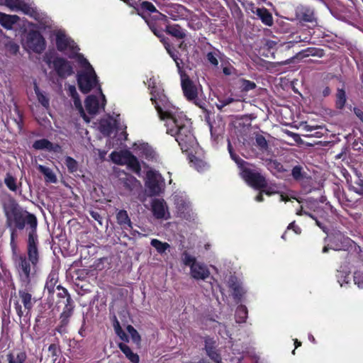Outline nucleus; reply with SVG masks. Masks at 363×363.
Wrapping results in <instances>:
<instances>
[{"label":"nucleus","mask_w":363,"mask_h":363,"mask_svg":"<svg viewBox=\"0 0 363 363\" xmlns=\"http://www.w3.org/2000/svg\"><path fill=\"white\" fill-rule=\"evenodd\" d=\"M233 101H234V99L232 97L218 99V103L216 104V107L219 110H221L223 107L231 104Z\"/></svg>","instance_id":"3c124183"},{"label":"nucleus","mask_w":363,"mask_h":363,"mask_svg":"<svg viewBox=\"0 0 363 363\" xmlns=\"http://www.w3.org/2000/svg\"><path fill=\"white\" fill-rule=\"evenodd\" d=\"M147 86L150 89L151 101L162 121H164L167 133L177 136V140L183 149L195 145L194 135L191 133V123L185 114L178 108L173 106L162 93L158 86L157 79L150 77L147 80Z\"/></svg>","instance_id":"f257e3e1"},{"label":"nucleus","mask_w":363,"mask_h":363,"mask_svg":"<svg viewBox=\"0 0 363 363\" xmlns=\"http://www.w3.org/2000/svg\"><path fill=\"white\" fill-rule=\"evenodd\" d=\"M48 351L51 353L52 357H56L57 355V347L55 344H52L48 347Z\"/></svg>","instance_id":"bf43d9fd"},{"label":"nucleus","mask_w":363,"mask_h":363,"mask_svg":"<svg viewBox=\"0 0 363 363\" xmlns=\"http://www.w3.org/2000/svg\"><path fill=\"white\" fill-rule=\"evenodd\" d=\"M287 230H292L297 235H299L301 233V228L295 224L294 221L289 225Z\"/></svg>","instance_id":"4d7b16f0"},{"label":"nucleus","mask_w":363,"mask_h":363,"mask_svg":"<svg viewBox=\"0 0 363 363\" xmlns=\"http://www.w3.org/2000/svg\"><path fill=\"white\" fill-rule=\"evenodd\" d=\"M256 145L262 150H267L268 148V143L265 138L262 135H257L255 138Z\"/></svg>","instance_id":"49530a36"},{"label":"nucleus","mask_w":363,"mask_h":363,"mask_svg":"<svg viewBox=\"0 0 363 363\" xmlns=\"http://www.w3.org/2000/svg\"><path fill=\"white\" fill-rule=\"evenodd\" d=\"M50 67H52L57 74L61 78H67L73 74V67L72 64L62 57H55L52 61L46 60Z\"/></svg>","instance_id":"4468645a"},{"label":"nucleus","mask_w":363,"mask_h":363,"mask_svg":"<svg viewBox=\"0 0 363 363\" xmlns=\"http://www.w3.org/2000/svg\"><path fill=\"white\" fill-rule=\"evenodd\" d=\"M173 199L179 216L188 218L190 216L191 204L185 193L176 192L173 195Z\"/></svg>","instance_id":"2eb2a0df"},{"label":"nucleus","mask_w":363,"mask_h":363,"mask_svg":"<svg viewBox=\"0 0 363 363\" xmlns=\"http://www.w3.org/2000/svg\"><path fill=\"white\" fill-rule=\"evenodd\" d=\"M23 48L28 52L42 53L46 47L45 40L40 32L30 30L26 33L22 43Z\"/></svg>","instance_id":"6e6552de"},{"label":"nucleus","mask_w":363,"mask_h":363,"mask_svg":"<svg viewBox=\"0 0 363 363\" xmlns=\"http://www.w3.org/2000/svg\"><path fill=\"white\" fill-rule=\"evenodd\" d=\"M262 192L266 194L268 196H271V195H272L274 194L277 193V191L274 189V188L271 187V186L269 187V188H267L264 190H262Z\"/></svg>","instance_id":"774afa93"},{"label":"nucleus","mask_w":363,"mask_h":363,"mask_svg":"<svg viewBox=\"0 0 363 363\" xmlns=\"http://www.w3.org/2000/svg\"><path fill=\"white\" fill-rule=\"evenodd\" d=\"M292 176L296 180H301L303 178L302 168L300 166H296L292 169Z\"/></svg>","instance_id":"864d4df0"},{"label":"nucleus","mask_w":363,"mask_h":363,"mask_svg":"<svg viewBox=\"0 0 363 363\" xmlns=\"http://www.w3.org/2000/svg\"><path fill=\"white\" fill-rule=\"evenodd\" d=\"M118 223L123 228H131V221L126 211H120L116 216Z\"/></svg>","instance_id":"f704fd0d"},{"label":"nucleus","mask_w":363,"mask_h":363,"mask_svg":"<svg viewBox=\"0 0 363 363\" xmlns=\"http://www.w3.org/2000/svg\"><path fill=\"white\" fill-rule=\"evenodd\" d=\"M77 62L82 68L77 75L79 87L83 93H88L98 85L96 74L92 66L83 55L77 56Z\"/></svg>","instance_id":"7ed1b4c3"},{"label":"nucleus","mask_w":363,"mask_h":363,"mask_svg":"<svg viewBox=\"0 0 363 363\" xmlns=\"http://www.w3.org/2000/svg\"><path fill=\"white\" fill-rule=\"evenodd\" d=\"M19 20V17L16 15H9L0 12V25L7 30H11L13 26Z\"/></svg>","instance_id":"bb28decb"},{"label":"nucleus","mask_w":363,"mask_h":363,"mask_svg":"<svg viewBox=\"0 0 363 363\" xmlns=\"http://www.w3.org/2000/svg\"><path fill=\"white\" fill-rule=\"evenodd\" d=\"M354 281L359 288H363V270H358L354 272Z\"/></svg>","instance_id":"09e8293b"},{"label":"nucleus","mask_w":363,"mask_h":363,"mask_svg":"<svg viewBox=\"0 0 363 363\" xmlns=\"http://www.w3.org/2000/svg\"><path fill=\"white\" fill-rule=\"evenodd\" d=\"M65 164L70 172H75L78 169L77 161L71 157H67L65 158Z\"/></svg>","instance_id":"c03bdc74"},{"label":"nucleus","mask_w":363,"mask_h":363,"mask_svg":"<svg viewBox=\"0 0 363 363\" xmlns=\"http://www.w3.org/2000/svg\"><path fill=\"white\" fill-rule=\"evenodd\" d=\"M38 169L45 176V179L46 182L53 184L57 182V177L50 168L45 167L41 164H38Z\"/></svg>","instance_id":"c756f323"},{"label":"nucleus","mask_w":363,"mask_h":363,"mask_svg":"<svg viewBox=\"0 0 363 363\" xmlns=\"http://www.w3.org/2000/svg\"><path fill=\"white\" fill-rule=\"evenodd\" d=\"M95 151L97 152V153L99 155V159L101 160H105L106 155L107 154V151L102 150H100V149H96Z\"/></svg>","instance_id":"69168bd1"},{"label":"nucleus","mask_w":363,"mask_h":363,"mask_svg":"<svg viewBox=\"0 0 363 363\" xmlns=\"http://www.w3.org/2000/svg\"><path fill=\"white\" fill-rule=\"evenodd\" d=\"M34 91L37 96L38 100L40 104L44 106L45 108H48L49 106V99L48 98L47 95L41 91L40 89L38 88V85L35 84L34 85Z\"/></svg>","instance_id":"4c0bfd02"},{"label":"nucleus","mask_w":363,"mask_h":363,"mask_svg":"<svg viewBox=\"0 0 363 363\" xmlns=\"http://www.w3.org/2000/svg\"><path fill=\"white\" fill-rule=\"evenodd\" d=\"M28 225L29 228L28 239V257H29L31 263L35 265L37 264L39 259L38 251V235L36 233L37 219L35 216H30L28 220Z\"/></svg>","instance_id":"423d86ee"},{"label":"nucleus","mask_w":363,"mask_h":363,"mask_svg":"<svg viewBox=\"0 0 363 363\" xmlns=\"http://www.w3.org/2000/svg\"><path fill=\"white\" fill-rule=\"evenodd\" d=\"M216 326L218 328V333L221 336H230L229 332L226 330L225 326L224 325H222L219 323H216Z\"/></svg>","instance_id":"6e6d98bb"},{"label":"nucleus","mask_w":363,"mask_h":363,"mask_svg":"<svg viewBox=\"0 0 363 363\" xmlns=\"http://www.w3.org/2000/svg\"><path fill=\"white\" fill-rule=\"evenodd\" d=\"M256 86V84L251 81L246 80V79H242L241 80V88L243 91H250L253 89H255Z\"/></svg>","instance_id":"603ef678"},{"label":"nucleus","mask_w":363,"mask_h":363,"mask_svg":"<svg viewBox=\"0 0 363 363\" xmlns=\"http://www.w3.org/2000/svg\"><path fill=\"white\" fill-rule=\"evenodd\" d=\"M5 6L12 11H21L33 17L43 26L46 24V21H43L40 14L25 0H6Z\"/></svg>","instance_id":"9d476101"},{"label":"nucleus","mask_w":363,"mask_h":363,"mask_svg":"<svg viewBox=\"0 0 363 363\" xmlns=\"http://www.w3.org/2000/svg\"><path fill=\"white\" fill-rule=\"evenodd\" d=\"M6 48L9 52L15 55L19 50V46L13 41L9 40L6 44Z\"/></svg>","instance_id":"8fccbe9b"},{"label":"nucleus","mask_w":363,"mask_h":363,"mask_svg":"<svg viewBox=\"0 0 363 363\" xmlns=\"http://www.w3.org/2000/svg\"><path fill=\"white\" fill-rule=\"evenodd\" d=\"M58 281V274L56 272L52 271L47 279L45 289L48 291L49 294H53L55 291V287Z\"/></svg>","instance_id":"c85d7f7f"},{"label":"nucleus","mask_w":363,"mask_h":363,"mask_svg":"<svg viewBox=\"0 0 363 363\" xmlns=\"http://www.w3.org/2000/svg\"><path fill=\"white\" fill-rule=\"evenodd\" d=\"M135 146L138 147V148L140 151V153L142 155H143L146 158L152 159L154 157L155 152L152 149V147L150 146H149L147 144L143 143V144L138 145L135 143Z\"/></svg>","instance_id":"58836bf2"},{"label":"nucleus","mask_w":363,"mask_h":363,"mask_svg":"<svg viewBox=\"0 0 363 363\" xmlns=\"http://www.w3.org/2000/svg\"><path fill=\"white\" fill-rule=\"evenodd\" d=\"M161 41L163 43L164 45V48L165 49L167 50V52L170 55V56L173 58V60H174L176 65H177V67H178L179 69H180V66H179V59L178 57L175 55V54L174 53L173 51H172L171 50V48H170V45L166 42L165 39L164 38H161Z\"/></svg>","instance_id":"de8ad7c7"},{"label":"nucleus","mask_w":363,"mask_h":363,"mask_svg":"<svg viewBox=\"0 0 363 363\" xmlns=\"http://www.w3.org/2000/svg\"><path fill=\"white\" fill-rule=\"evenodd\" d=\"M110 157L115 164L128 165L135 172H138L140 169L137 158L128 150L114 151L111 154Z\"/></svg>","instance_id":"f8f14e48"},{"label":"nucleus","mask_w":363,"mask_h":363,"mask_svg":"<svg viewBox=\"0 0 363 363\" xmlns=\"http://www.w3.org/2000/svg\"><path fill=\"white\" fill-rule=\"evenodd\" d=\"M15 309H16V311L19 317H21L23 315V311H22V306L18 302L15 303Z\"/></svg>","instance_id":"0e129e2a"},{"label":"nucleus","mask_w":363,"mask_h":363,"mask_svg":"<svg viewBox=\"0 0 363 363\" xmlns=\"http://www.w3.org/2000/svg\"><path fill=\"white\" fill-rule=\"evenodd\" d=\"M4 183L11 191H16L17 190L18 186L16 179L11 174H6L4 179Z\"/></svg>","instance_id":"79ce46f5"},{"label":"nucleus","mask_w":363,"mask_h":363,"mask_svg":"<svg viewBox=\"0 0 363 363\" xmlns=\"http://www.w3.org/2000/svg\"><path fill=\"white\" fill-rule=\"evenodd\" d=\"M150 244L161 255L170 248V245L167 242H163L157 239H152Z\"/></svg>","instance_id":"e433bc0d"},{"label":"nucleus","mask_w":363,"mask_h":363,"mask_svg":"<svg viewBox=\"0 0 363 363\" xmlns=\"http://www.w3.org/2000/svg\"><path fill=\"white\" fill-rule=\"evenodd\" d=\"M153 216L157 219L167 220L170 218L168 207L164 199H155L151 203Z\"/></svg>","instance_id":"a211bd4d"},{"label":"nucleus","mask_w":363,"mask_h":363,"mask_svg":"<svg viewBox=\"0 0 363 363\" xmlns=\"http://www.w3.org/2000/svg\"><path fill=\"white\" fill-rule=\"evenodd\" d=\"M218 52H211L207 54V59L213 65L217 66L218 65Z\"/></svg>","instance_id":"5fc2aeb1"},{"label":"nucleus","mask_w":363,"mask_h":363,"mask_svg":"<svg viewBox=\"0 0 363 363\" xmlns=\"http://www.w3.org/2000/svg\"><path fill=\"white\" fill-rule=\"evenodd\" d=\"M55 40L57 50L63 52L69 58H76L77 60V56L82 55L78 53L79 49L74 42L64 31L57 30L55 33Z\"/></svg>","instance_id":"0eeeda50"},{"label":"nucleus","mask_w":363,"mask_h":363,"mask_svg":"<svg viewBox=\"0 0 363 363\" xmlns=\"http://www.w3.org/2000/svg\"><path fill=\"white\" fill-rule=\"evenodd\" d=\"M318 128V126L310 125L308 124H304L302 125L303 130L306 132H312L313 130H316Z\"/></svg>","instance_id":"e2e57ef3"},{"label":"nucleus","mask_w":363,"mask_h":363,"mask_svg":"<svg viewBox=\"0 0 363 363\" xmlns=\"http://www.w3.org/2000/svg\"><path fill=\"white\" fill-rule=\"evenodd\" d=\"M183 262L190 267L191 277L197 280H204L210 276V271L206 265L196 261V258L188 253H184Z\"/></svg>","instance_id":"1a4fd4ad"},{"label":"nucleus","mask_w":363,"mask_h":363,"mask_svg":"<svg viewBox=\"0 0 363 363\" xmlns=\"http://www.w3.org/2000/svg\"><path fill=\"white\" fill-rule=\"evenodd\" d=\"M145 186L150 196H157L164 191V180L159 172L149 170L146 174Z\"/></svg>","instance_id":"9b49d317"},{"label":"nucleus","mask_w":363,"mask_h":363,"mask_svg":"<svg viewBox=\"0 0 363 363\" xmlns=\"http://www.w3.org/2000/svg\"><path fill=\"white\" fill-rule=\"evenodd\" d=\"M228 150L230 157L237 164L240 169V175L248 185L256 189H260L267 187V181L263 175L259 172L248 167L249 164L240 158L232 151L230 143H228Z\"/></svg>","instance_id":"f03ea898"},{"label":"nucleus","mask_w":363,"mask_h":363,"mask_svg":"<svg viewBox=\"0 0 363 363\" xmlns=\"http://www.w3.org/2000/svg\"><path fill=\"white\" fill-rule=\"evenodd\" d=\"M247 317V309L245 306L240 305L238 307L235 313L237 323H244Z\"/></svg>","instance_id":"ea45409f"},{"label":"nucleus","mask_w":363,"mask_h":363,"mask_svg":"<svg viewBox=\"0 0 363 363\" xmlns=\"http://www.w3.org/2000/svg\"><path fill=\"white\" fill-rule=\"evenodd\" d=\"M7 357L9 363H25L26 354L24 352H21L18 353L15 359L11 354H8Z\"/></svg>","instance_id":"37998d69"},{"label":"nucleus","mask_w":363,"mask_h":363,"mask_svg":"<svg viewBox=\"0 0 363 363\" xmlns=\"http://www.w3.org/2000/svg\"><path fill=\"white\" fill-rule=\"evenodd\" d=\"M73 308L74 306L72 300L70 296H68L65 307L60 315L61 327L67 325L69 319L73 313Z\"/></svg>","instance_id":"a878e982"},{"label":"nucleus","mask_w":363,"mask_h":363,"mask_svg":"<svg viewBox=\"0 0 363 363\" xmlns=\"http://www.w3.org/2000/svg\"><path fill=\"white\" fill-rule=\"evenodd\" d=\"M352 241L340 232H335L331 238L330 248L334 250H346L352 245Z\"/></svg>","instance_id":"aec40b11"},{"label":"nucleus","mask_w":363,"mask_h":363,"mask_svg":"<svg viewBox=\"0 0 363 363\" xmlns=\"http://www.w3.org/2000/svg\"><path fill=\"white\" fill-rule=\"evenodd\" d=\"M123 1L128 4L130 6L134 7L139 15L145 18V13H157L161 16H164L163 14L159 13L155 6L148 1H144L140 2L141 0H123Z\"/></svg>","instance_id":"f3484780"},{"label":"nucleus","mask_w":363,"mask_h":363,"mask_svg":"<svg viewBox=\"0 0 363 363\" xmlns=\"http://www.w3.org/2000/svg\"><path fill=\"white\" fill-rule=\"evenodd\" d=\"M117 127V120L111 117L102 119L100 122V131L106 135H109L113 129Z\"/></svg>","instance_id":"393cba45"},{"label":"nucleus","mask_w":363,"mask_h":363,"mask_svg":"<svg viewBox=\"0 0 363 363\" xmlns=\"http://www.w3.org/2000/svg\"><path fill=\"white\" fill-rule=\"evenodd\" d=\"M354 112L359 119L363 123V111L359 108H354Z\"/></svg>","instance_id":"338daca9"},{"label":"nucleus","mask_w":363,"mask_h":363,"mask_svg":"<svg viewBox=\"0 0 363 363\" xmlns=\"http://www.w3.org/2000/svg\"><path fill=\"white\" fill-rule=\"evenodd\" d=\"M256 15L262 20V21L267 26H272L273 19L271 13L264 8H259L255 12Z\"/></svg>","instance_id":"7c9ffc66"},{"label":"nucleus","mask_w":363,"mask_h":363,"mask_svg":"<svg viewBox=\"0 0 363 363\" xmlns=\"http://www.w3.org/2000/svg\"><path fill=\"white\" fill-rule=\"evenodd\" d=\"M106 100L101 89L99 87L96 95H89L85 101L86 110L89 115L94 116L104 110Z\"/></svg>","instance_id":"ddd939ff"},{"label":"nucleus","mask_w":363,"mask_h":363,"mask_svg":"<svg viewBox=\"0 0 363 363\" xmlns=\"http://www.w3.org/2000/svg\"><path fill=\"white\" fill-rule=\"evenodd\" d=\"M68 94L73 99L74 105L76 107V108L79 111L81 116L84 118V120L89 123L90 119L89 117L86 115L83 107L82 106V103L80 101V99L79 97L78 93L77 91L76 87L74 85H69L68 86Z\"/></svg>","instance_id":"4be33fe9"},{"label":"nucleus","mask_w":363,"mask_h":363,"mask_svg":"<svg viewBox=\"0 0 363 363\" xmlns=\"http://www.w3.org/2000/svg\"><path fill=\"white\" fill-rule=\"evenodd\" d=\"M228 285L233 291V296L235 298L240 299L245 294V290L243 288L242 283L238 279L237 277L230 276L228 280Z\"/></svg>","instance_id":"5701e85b"},{"label":"nucleus","mask_w":363,"mask_h":363,"mask_svg":"<svg viewBox=\"0 0 363 363\" xmlns=\"http://www.w3.org/2000/svg\"><path fill=\"white\" fill-rule=\"evenodd\" d=\"M18 295L22 303L24 306L25 309L29 311L32 308L34 303L32 295L28 293L26 289H20L18 291Z\"/></svg>","instance_id":"cd10ccee"},{"label":"nucleus","mask_w":363,"mask_h":363,"mask_svg":"<svg viewBox=\"0 0 363 363\" xmlns=\"http://www.w3.org/2000/svg\"><path fill=\"white\" fill-rule=\"evenodd\" d=\"M33 147L38 150H46L48 152H57L60 150L58 145L53 144L47 139H40L35 141Z\"/></svg>","instance_id":"b1692460"},{"label":"nucleus","mask_w":363,"mask_h":363,"mask_svg":"<svg viewBox=\"0 0 363 363\" xmlns=\"http://www.w3.org/2000/svg\"><path fill=\"white\" fill-rule=\"evenodd\" d=\"M205 350L207 356L215 363H221L222 357L219 350L216 348V342L212 339L205 340Z\"/></svg>","instance_id":"412c9836"},{"label":"nucleus","mask_w":363,"mask_h":363,"mask_svg":"<svg viewBox=\"0 0 363 363\" xmlns=\"http://www.w3.org/2000/svg\"><path fill=\"white\" fill-rule=\"evenodd\" d=\"M116 333L122 340L128 342V337L123 330L117 331Z\"/></svg>","instance_id":"052dcab7"},{"label":"nucleus","mask_w":363,"mask_h":363,"mask_svg":"<svg viewBox=\"0 0 363 363\" xmlns=\"http://www.w3.org/2000/svg\"><path fill=\"white\" fill-rule=\"evenodd\" d=\"M118 347L131 362L138 363L139 356L134 353L127 345L119 343Z\"/></svg>","instance_id":"2f4dec72"},{"label":"nucleus","mask_w":363,"mask_h":363,"mask_svg":"<svg viewBox=\"0 0 363 363\" xmlns=\"http://www.w3.org/2000/svg\"><path fill=\"white\" fill-rule=\"evenodd\" d=\"M90 215L96 221H98L99 223V224H102V222H101V216L99 215V213L98 212H96V211H91L90 212Z\"/></svg>","instance_id":"680f3d73"},{"label":"nucleus","mask_w":363,"mask_h":363,"mask_svg":"<svg viewBox=\"0 0 363 363\" xmlns=\"http://www.w3.org/2000/svg\"><path fill=\"white\" fill-rule=\"evenodd\" d=\"M57 289L60 291V292L59 293V296L60 297H68V296H70L67 291V289H65V288L62 287L60 285H58L57 286Z\"/></svg>","instance_id":"13d9d810"},{"label":"nucleus","mask_w":363,"mask_h":363,"mask_svg":"<svg viewBox=\"0 0 363 363\" xmlns=\"http://www.w3.org/2000/svg\"><path fill=\"white\" fill-rule=\"evenodd\" d=\"M126 330L130 334L133 341L136 344H139L140 342V336L138 331L130 325L127 326Z\"/></svg>","instance_id":"a18cd8bd"},{"label":"nucleus","mask_w":363,"mask_h":363,"mask_svg":"<svg viewBox=\"0 0 363 363\" xmlns=\"http://www.w3.org/2000/svg\"><path fill=\"white\" fill-rule=\"evenodd\" d=\"M167 32L171 35L179 39H182L185 37L184 30L177 24L167 26Z\"/></svg>","instance_id":"72a5a7b5"},{"label":"nucleus","mask_w":363,"mask_h":363,"mask_svg":"<svg viewBox=\"0 0 363 363\" xmlns=\"http://www.w3.org/2000/svg\"><path fill=\"white\" fill-rule=\"evenodd\" d=\"M182 87L184 96L189 101H194V103L202 108L200 102L196 101L197 89L189 78L184 74H181Z\"/></svg>","instance_id":"dca6fc26"},{"label":"nucleus","mask_w":363,"mask_h":363,"mask_svg":"<svg viewBox=\"0 0 363 363\" xmlns=\"http://www.w3.org/2000/svg\"><path fill=\"white\" fill-rule=\"evenodd\" d=\"M11 232L10 246L12 251V255L18 253V233L16 228H9Z\"/></svg>","instance_id":"c9c22d12"},{"label":"nucleus","mask_w":363,"mask_h":363,"mask_svg":"<svg viewBox=\"0 0 363 363\" xmlns=\"http://www.w3.org/2000/svg\"><path fill=\"white\" fill-rule=\"evenodd\" d=\"M336 96V106L338 108L342 109L345 106L347 100L345 91L343 89H338Z\"/></svg>","instance_id":"a19ab883"},{"label":"nucleus","mask_w":363,"mask_h":363,"mask_svg":"<svg viewBox=\"0 0 363 363\" xmlns=\"http://www.w3.org/2000/svg\"><path fill=\"white\" fill-rule=\"evenodd\" d=\"M125 177L121 178L124 185L130 190H133L140 186V182L134 177L124 174Z\"/></svg>","instance_id":"473e14b6"},{"label":"nucleus","mask_w":363,"mask_h":363,"mask_svg":"<svg viewBox=\"0 0 363 363\" xmlns=\"http://www.w3.org/2000/svg\"><path fill=\"white\" fill-rule=\"evenodd\" d=\"M4 211L6 218V225L23 230L26 223L28 224V217L33 216L24 213L13 201H9L4 204Z\"/></svg>","instance_id":"39448f33"},{"label":"nucleus","mask_w":363,"mask_h":363,"mask_svg":"<svg viewBox=\"0 0 363 363\" xmlns=\"http://www.w3.org/2000/svg\"><path fill=\"white\" fill-rule=\"evenodd\" d=\"M15 269L18 273L19 281L22 287L27 288L31 281V279L35 274L36 265H33L29 257L18 253L12 255Z\"/></svg>","instance_id":"20e7f679"},{"label":"nucleus","mask_w":363,"mask_h":363,"mask_svg":"<svg viewBox=\"0 0 363 363\" xmlns=\"http://www.w3.org/2000/svg\"><path fill=\"white\" fill-rule=\"evenodd\" d=\"M174 137L175 138V140L178 143L179 145L180 146V147L183 152H190L189 153V163H190L191 166L194 167L199 172L204 170L207 167L206 162L205 161H203L202 159L192 155V151L195 150L198 147L197 142H196L195 145L189 146L186 150H184L182 148L180 143L177 140V136L175 135ZM194 139H195V141H196L195 138H194Z\"/></svg>","instance_id":"6ab92c4d"}]
</instances>
